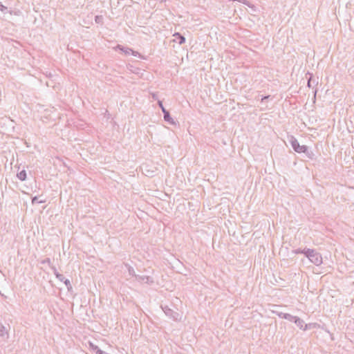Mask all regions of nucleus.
Wrapping results in <instances>:
<instances>
[{"mask_svg":"<svg viewBox=\"0 0 354 354\" xmlns=\"http://www.w3.org/2000/svg\"><path fill=\"white\" fill-rule=\"evenodd\" d=\"M26 171L24 169L20 171L17 174V178L21 181H24L26 179Z\"/></svg>","mask_w":354,"mask_h":354,"instance_id":"10","label":"nucleus"},{"mask_svg":"<svg viewBox=\"0 0 354 354\" xmlns=\"http://www.w3.org/2000/svg\"><path fill=\"white\" fill-rule=\"evenodd\" d=\"M41 263H44V260H42V261H41Z\"/></svg>","mask_w":354,"mask_h":354,"instance_id":"23","label":"nucleus"},{"mask_svg":"<svg viewBox=\"0 0 354 354\" xmlns=\"http://www.w3.org/2000/svg\"><path fill=\"white\" fill-rule=\"evenodd\" d=\"M324 90H320V91H323ZM319 91V90H317V89H315L313 91V95H314V99L315 100L316 98V95L317 93Z\"/></svg>","mask_w":354,"mask_h":354,"instance_id":"19","label":"nucleus"},{"mask_svg":"<svg viewBox=\"0 0 354 354\" xmlns=\"http://www.w3.org/2000/svg\"><path fill=\"white\" fill-rule=\"evenodd\" d=\"M308 248H304V250H301L300 248H298V249L292 250V252L295 254H304L305 255V252H306L305 251Z\"/></svg>","mask_w":354,"mask_h":354,"instance_id":"16","label":"nucleus"},{"mask_svg":"<svg viewBox=\"0 0 354 354\" xmlns=\"http://www.w3.org/2000/svg\"><path fill=\"white\" fill-rule=\"evenodd\" d=\"M128 271H129V274L130 275L134 276L135 277L137 275V274H136L134 269L132 267H131V266H129L128 268Z\"/></svg>","mask_w":354,"mask_h":354,"instance_id":"18","label":"nucleus"},{"mask_svg":"<svg viewBox=\"0 0 354 354\" xmlns=\"http://www.w3.org/2000/svg\"><path fill=\"white\" fill-rule=\"evenodd\" d=\"M209 98L216 104H221L227 100V91H224V93L219 90H209V93L206 92Z\"/></svg>","mask_w":354,"mask_h":354,"instance_id":"2","label":"nucleus"},{"mask_svg":"<svg viewBox=\"0 0 354 354\" xmlns=\"http://www.w3.org/2000/svg\"><path fill=\"white\" fill-rule=\"evenodd\" d=\"M136 279L140 282L143 283H147L149 285L153 284L154 283V281L152 277L147 275H136Z\"/></svg>","mask_w":354,"mask_h":354,"instance_id":"6","label":"nucleus"},{"mask_svg":"<svg viewBox=\"0 0 354 354\" xmlns=\"http://www.w3.org/2000/svg\"><path fill=\"white\" fill-rule=\"evenodd\" d=\"M163 115H164V120L167 122L169 124H174V119L171 117L170 115V113L169 111H165L163 112Z\"/></svg>","mask_w":354,"mask_h":354,"instance_id":"9","label":"nucleus"},{"mask_svg":"<svg viewBox=\"0 0 354 354\" xmlns=\"http://www.w3.org/2000/svg\"><path fill=\"white\" fill-rule=\"evenodd\" d=\"M46 263H48V266L52 268L54 272V274L56 275V277L60 280L61 281H64L66 279L64 276L62 274H59L55 266L50 265V260L49 258H46Z\"/></svg>","mask_w":354,"mask_h":354,"instance_id":"7","label":"nucleus"},{"mask_svg":"<svg viewBox=\"0 0 354 354\" xmlns=\"http://www.w3.org/2000/svg\"><path fill=\"white\" fill-rule=\"evenodd\" d=\"M7 335V337H8V332L6 329V327L0 323V336L3 337L5 335Z\"/></svg>","mask_w":354,"mask_h":354,"instance_id":"11","label":"nucleus"},{"mask_svg":"<svg viewBox=\"0 0 354 354\" xmlns=\"http://www.w3.org/2000/svg\"><path fill=\"white\" fill-rule=\"evenodd\" d=\"M305 256L315 265L319 266L322 263V255L314 249L308 248L305 251Z\"/></svg>","mask_w":354,"mask_h":354,"instance_id":"3","label":"nucleus"},{"mask_svg":"<svg viewBox=\"0 0 354 354\" xmlns=\"http://www.w3.org/2000/svg\"><path fill=\"white\" fill-rule=\"evenodd\" d=\"M161 308L165 315L169 318L172 319L174 321L180 320L181 315L178 312L173 310L168 306H161Z\"/></svg>","mask_w":354,"mask_h":354,"instance_id":"4","label":"nucleus"},{"mask_svg":"<svg viewBox=\"0 0 354 354\" xmlns=\"http://www.w3.org/2000/svg\"><path fill=\"white\" fill-rule=\"evenodd\" d=\"M294 323H295V324H296V325H297V326L300 329H301V330H304V331H305V330H308V328H311V326H312L313 325H314V324H305V323H304V321L302 319H301V318H299V317H296V319H295V320Z\"/></svg>","mask_w":354,"mask_h":354,"instance_id":"5","label":"nucleus"},{"mask_svg":"<svg viewBox=\"0 0 354 354\" xmlns=\"http://www.w3.org/2000/svg\"><path fill=\"white\" fill-rule=\"evenodd\" d=\"M64 284L66 285L68 291L71 292L73 290V287L71 286V281L69 279H66L64 281Z\"/></svg>","mask_w":354,"mask_h":354,"instance_id":"14","label":"nucleus"},{"mask_svg":"<svg viewBox=\"0 0 354 354\" xmlns=\"http://www.w3.org/2000/svg\"><path fill=\"white\" fill-rule=\"evenodd\" d=\"M279 317L282 318V319H287L291 322H294L297 316H293L290 314H288V313H279Z\"/></svg>","mask_w":354,"mask_h":354,"instance_id":"8","label":"nucleus"},{"mask_svg":"<svg viewBox=\"0 0 354 354\" xmlns=\"http://www.w3.org/2000/svg\"><path fill=\"white\" fill-rule=\"evenodd\" d=\"M270 95H266V96H264V97L261 99V101H263V100H267V99H268V98H270Z\"/></svg>","mask_w":354,"mask_h":354,"instance_id":"21","label":"nucleus"},{"mask_svg":"<svg viewBox=\"0 0 354 354\" xmlns=\"http://www.w3.org/2000/svg\"><path fill=\"white\" fill-rule=\"evenodd\" d=\"M151 96H152V98L153 100H157L158 99V95H157V93H151Z\"/></svg>","mask_w":354,"mask_h":354,"instance_id":"20","label":"nucleus"},{"mask_svg":"<svg viewBox=\"0 0 354 354\" xmlns=\"http://www.w3.org/2000/svg\"><path fill=\"white\" fill-rule=\"evenodd\" d=\"M39 198H41V196H35L32 198V203L33 205L36 204V203H44V199H39Z\"/></svg>","mask_w":354,"mask_h":354,"instance_id":"13","label":"nucleus"},{"mask_svg":"<svg viewBox=\"0 0 354 354\" xmlns=\"http://www.w3.org/2000/svg\"><path fill=\"white\" fill-rule=\"evenodd\" d=\"M89 347L92 351H95L96 354H98V351H102L97 346L95 345L92 342H89Z\"/></svg>","mask_w":354,"mask_h":354,"instance_id":"12","label":"nucleus"},{"mask_svg":"<svg viewBox=\"0 0 354 354\" xmlns=\"http://www.w3.org/2000/svg\"><path fill=\"white\" fill-rule=\"evenodd\" d=\"M158 106L161 109L162 113L165 111H167V109L164 107L163 106V104H162V100H158Z\"/></svg>","mask_w":354,"mask_h":354,"instance_id":"17","label":"nucleus"},{"mask_svg":"<svg viewBox=\"0 0 354 354\" xmlns=\"http://www.w3.org/2000/svg\"><path fill=\"white\" fill-rule=\"evenodd\" d=\"M289 142L295 151L299 153H304L308 158L311 160L314 159L315 153L309 150L308 146L300 145L298 140L294 136L290 137Z\"/></svg>","mask_w":354,"mask_h":354,"instance_id":"1","label":"nucleus"},{"mask_svg":"<svg viewBox=\"0 0 354 354\" xmlns=\"http://www.w3.org/2000/svg\"><path fill=\"white\" fill-rule=\"evenodd\" d=\"M174 36L178 39V40H179L178 43L179 44H181L185 42V37L181 36V35H180L179 34H175Z\"/></svg>","mask_w":354,"mask_h":354,"instance_id":"15","label":"nucleus"},{"mask_svg":"<svg viewBox=\"0 0 354 354\" xmlns=\"http://www.w3.org/2000/svg\"><path fill=\"white\" fill-rule=\"evenodd\" d=\"M98 354H108V353H106V352H104L103 351H98Z\"/></svg>","mask_w":354,"mask_h":354,"instance_id":"22","label":"nucleus"}]
</instances>
